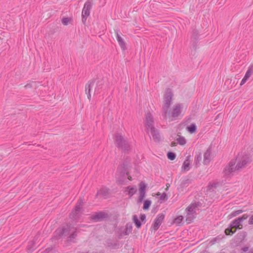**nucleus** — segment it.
<instances>
[{
  "instance_id": "1",
  "label": "nucleus",
  "mask_w": 253,
  "mask_h": 253,
  "mask_svg": "<svg viewBox=\"0 0 253 253\" xmlns=\"http://www.w3.org/2000/svg\"><path fill=\"white\" fill-rule=\"evenodd\" d=\"M252 155L245 151H242L231 160L225 169L227 174L235 172L245 168L252 161Z\"/></svg>"
},
{
  "instance_id": "2",
  "label": "nucleus",
  "mask_w": 253,
  "mask_h": 253,
  "mask_svg": "<svg viewBox=\"0 0 253 253\" xmlns=\"http://www.w3.org/2000/svg\"><path fill=\"white\" fill-rule=\"evenodd\" d=\"M172 94L170 91L166 92L163 103V110L166 119H173L177 117L182 112V108L180 105H175L170 108L172 102Z\"/></svg>"
},
{
  "instance_id": "3",
  "label": "nucleus",
  "mask_w": 253,
  "mask_h": 253,
  "mask_svg": "<svg viewBox=\"0 0 253 253\" xmlns=\"http://www.w3.org/2000/svg\"><path fill=\"white\" fill-rule=\"evenodd\" d=\"M102 86L101 83L98 80L90 81L86 84L85 90L88 100H90L91 99V92L93 91L94 94L98 93L102 88Z\"/></svg>"
},
{
  "instance_id": "4",
  "label": "nucleus",
  "mask_w": 253,
  "mask_h": 253,
  "mask_svg": "<svg viewBox=\"0 0 253 253\" xmlns=\"http://www.w3.org/2000/svg\"><path fill=\"white\" fill-rule=\"evenodd\" d=\"M247 218L248 215L247 214H244L241 217L235 220L231 224L230 228H228L225 229V234L226 235H231L235 232L237 229H242L243 225L241 222L243 220L246 219Z\"/></svg>"
},
{
  "instance_id": "5",
  "label": "nucleus",
  "mask_w": 253,
  "mask_h": 253,
  "mask_svg": "<svg viewBox=\"0 0 253 253\" xmlns=\"http://www.w3.org/2000/svg\"><path fill=\"white\" fill-rule=\"evenodd\" d=\"M91 5V2L89 0L87 1L84 4L82 13V21L84 23H85L87 18L90 14Z\"/></svg>"
},
{
  "instance_id": "6",
  "label": "nucleus",
  "mask_w": 253,
  "mask_h": 253,
  "mask_svg": "<svg viewBox=\"0 0 253 253\" xmlns=\"http://www.w3.org/2000/svg\"><path fill=\"white\" fill-rule=\"evenodd\" d=\"M164 218L165 216L164 214H161L158 215L154 221V222L151 227V229L154 231L157 230L163 222Z\"/></svg>"
},
{
  "instance_id": "7",
  "label": "nucleus",
  "mask_w": 253,
  "mask_h": 253,
  "mask_svg": "<svg viewBox=\"0 0 253 253\" xmlns=\"http://www.w3.org/2000/svg\"><path fill=\"white\" fill-rule=\"evenodd\" d=\"M153 118L151 115H148L146 116L145 119V126L148 131H150L151 133L154 131L153 127Z\"/></svg>"
},
{
  "instance_id": "8",
  "label": "nucleus",
  "mask_w": 253,
  "mask_h": 253,
  "mask_svg": "<svg viewBox=\"0 0 253 253\" xmlns=\"http://www.w3.org/2000/svg\"><path fill=\"white\" fill-rule=\"evenodd\" d=\"M192 162V158L191 156H188L186 160L184 161L181 169L182 171H187L190 169V166Z\"/></svg>"
},
{
  "instance_id": "9",
  "label": "nucleus",
  "mask_w": 253,
  "mask_h": 253,
  "mask_svg": "<svg viewBox=\"0 0 253 253\" xmlns=\"http://www.w3.org/2000/svg\"><path fill=\"white\" fill-rule=\"evenodd\" d=\"M137 191V190L136 187L133 186H128L125 188L124 192L126 195L129 197H131L135 194H136Z\"/></svg>"
},
{
  "instance_id": "10",
  "label": "nucleus",
  "mask_w": 253,
  "mask_h": 253,
  "mask_svg": "<svg viewBox=\"0 0 253 253\" xmlns=\"http://www.w3.org/2000/svg\"><path fill=\"white\" fill-rule=\"evenodd\" d=\"M116 37L121 48L125 49L126 48V43L122 37L118 33H116Z\"/></svg>"
},
{
  "instance_id": "11",
  "label": "nucleus",
  "mask_w": 253,
  "mask_h": 253,
  "mask_svg": "<svg viewBox=\"0 0 253 253\" xmlns=\"http://www.w3.org/2000/svg\"><path fill=\"white\" fill-rule=\"evenodd\" d=\"M211 158V149H207L204 155V162L205 164L208 163Z\"/></svg>"
},
{
  "instance_id": "12",
  "label": "nucleus",
  "mask_w": 253,
  "mask_h": 253,
  "mask_svg": "<svg viewBox=\"0 0 253 253\" xmlns=\"http://www.w3.org/2000/svg\"><path fill=\"white\" fill-rule=\"evenodd\" d=\"M73 21L72 17H63L61 19V23L63 25L67 26L72 23Z\"/></svg>"
},
{
  "instance_id": "13",
  "label": "nucleus",
  "mask_w": 253,
  "mask_h": 253,
  "mask_svg": "<svg viewBox=\"0 0 253 253\" xmlns=\"http://www.w3.org/2000/svg\"><path fill=\"white\" fill-rule=\"evenodd\" d=\"M183 220V217L181 215H178L174 217L171 222L172 224L176 225H180Z\"/></svg>"
},
{
  "instance_id": "14",
  "label": "nucleus",
  "mask_w": 253,
  "mask_h": 253,
  "mask_svg": "<svg viewBox=\"0 0 253 253\" xmlns=\"http://www.w3.org/2000/svg\"><path fill=\"white\" fill-rule=\"evenodd\" d=\"M139 192H146L147 184L144 181H141L138 184Z\"/></svg>"
},
{
  "instance_id": "15",
  "label": "nucleus",
  "mask_w": 253,
  "mask_h": 253,
  "mask_svg": "<svg viewBox=\"0 0 253 253\" xmlns=\"http://www.w3.org/2000/svg\"><path fill=\"white\" fill-rule=\"evenodd\" d=\"M152 204L151 201L146 200L143 202V209L144 210H148Z\"/></svg>"
},
{
  "instance_id": "16",
  "label": "nucleus",
  "mask_w": 253,
  "mask_h": 253,
  "mask_svg": "<svg viewBox=\"0 0 253 253\" xmlns=\"http://www.w3.org/2000/svg\"><path fill=\"white\" fill-rule=\"evenodd\" d=\"M253 73V67H250L247 71L246 72L245 75L244 77H245L248 80L249 79V78L252 76V75Z\"/></svg>"
},
{
  "instance_id": "17",
  "label": "nucleus",
  "mask_w": 253,
  "mask_h": 253,
  "mask_svg": "<svg viewBox=\"0 0 253 253\" xmlns=\"http://www.w3.org/2000/svg\"><path fill=\"white\" fill-rule=\"evenodd\" d=\"M187 130L190 133H193L195 132L196 130V126L194 124H192L187 127Z\"/></svg>"
},
{
  "instance_id": "18",
  "label": "nucleus",
  "mask_w": 253,
  "mask_h": 253,
  "mask_svg": "<svg viewBox=\"0 0 253 253\" xmlns=\"http://www.w3.org/2000/svg\"><path fill=\"white\" fill-rule=\"evenodd\" d=\"M176 140L177 142L181 145H184L186 143V141L185 138L180 136H179L177 138Z\"/></svg>"
},
{
  "instance_id": "19",
  "label": "nucleus",
  "mask_w": 253,
  "mask_h": 253,
  "mask_svg": "<svg viewBox=\"0 0 253 253\" xmlns=\"http://www.w3.org/2000/svg\"><path fill=\"white\" fill-rule=\"evenodd\" d=\"M156 195L158 196H160L159 199H160V200L165 201V200H167V195L165 193H163L161 194L160 192H158L156 194Z\"/></svg>"
},
{
  "instance_id": "20",
  "label": "nucleus",
  "mask_w": 253,
  "mask_h": 253,
  "mask_svg": "<svg viewBox=\"0 0 253 253\" xmlns=\"http://www.w3.org/2000/svg\"><path fill=\"white\" fill-rule=\"evenodd\" d=\"M243 211H244V210H241V209L235 210L233 211H232V212L231 213V217L236 216L240 214V213H242Z\"/></svg>"
},
{
  "instance_id": "21",
  "label": "nucleus",
  "mask_w": 253,
  "mask_h": 253,
  "mask_svg": "<svg viewBox=\"0 0 253 253\" xmlns=\"http://www.w3.org/2000/svg\"><path fill=\"white\" fill-rule=\"evenodd\" d=\"M195 207L194 205H190L186 209V211L188 212V214H190L192 213L195 210Z\"/></svg>"
},
{
  "instance_id": "22",
  "label": "nucleus",
  "mask_w": 253,
  "mask_h": 253,
  "mask_svg": "<svg viewBox=\"0 0 253 253\" xmlns=\"http://www.w3.org/2000/svg\"><path fill=\"white\" fill-rule=\"evenodd\" d=\"M133 219L137 227H140L141 224L136 215L133 216Z\"/></svg>"
},
{
  "instance_id": "23",
  "label": "nucleus",
  "mask_w": 253,
  "mask_h": 253,
  "mask_svg": "<svg viewBox=\"0 0 253 253\" xmlns=\"http://www.w3.org/2000/svg\"><path fill=\"white\" fill-rule=\"evenodd\" d=\"M145 197V192H139V196L138 198V202L141 203Z\"/></svg>"
},
{
  "instance_id": "24",
  "label": "nucleus",
  "mask_w": 253,
  "mask_h": 253,
  "mask_svg": "<svg viewBox=\"0 0 253 253\" xmlns=\"http://www.w3.org/2000/svg\"><path fill=\"white\" fill-rule=\"evenodd\" d=\"M168 158L170 160H174L176 157L175 153L173 152H169L167 154Z\"/></svg>"
},
{
  "instance_id": "25",
  "label": "nucleus",
  "mask_w": 253,
  "mask_h": 253,
  "mask_svg": "<svg viewBox=\"0 0 253 253\" xmlns=\"http://www.w3.org/2000/svg\"><path fill=\"white\" fill-rule=\"evenodd\" d=\"M195 161L196 162H199L201 160V159H202V157L200 155H197L196 157H195Z\"/></svg>"
},
{
  "instance_id": "26",
  "label": "nucleus",
  "mask_w": 253,
  "mask_h": 253,
  "mask_svg": "<svg viewBox=\"0 0 253 253\" xmlns=\"http://www.w3.org/2000/svg\"><path fill=\"white\" fill-rule=\"evenodd\" d=\"M247 80H248V79L244 77V78H243V79L242 80V81L240 83V85L241 86L243 85L247 82Z\"/></svg>"
},
{
  "instance_id": "27",
  "label": "nucleus",
  "mask_w": 253,
  "mask_h": 253,
  "mask_svg": "<svg viewBox=\"0 0 253 253\" xmlns=\"http://www.w3.org/2000/svg\"><path fill=\"white\" fill-rule=\"evenodd\" d=\"M140 218L141 219V220L143 222L145 221V218H146V216L144 214H140Z\"/></svg>"
},
{
  "instance_id": "28",
  "label": "nucleus",
  "mask_w": 253,
  "mask_h": 253,
  "mask_svg": "<svg viewBox=\"0 0 253 253\" xmlns=\"http://www.w3.org/2000/svg\"><path fill=\"white\" fill-rule=\"evenodd\" d=\"M61 230H62V231H63V232H62V233H61V234H62V235H63V234H66V232H65V229H58V230L57 231V232H60L61 231Z\"/></svg>"
},
{
  "instance_id": "29",
  "label": "nucleus",
  "mask_w": 253,
  "mask_h": 253,
  "mask_svg": "<svg viewBox=\"0 0 253 253\" xmlns=\"http://www.w3.org/2000/svg\"><path fill=\"white\" fill-rule=\"evenodd\" d=\"M249 223L250 224H253V216H252L249 220Z\"/></svg>"
},
{
  "instance_id": "30",
  "label": "nucleus",
  "mask_w": 253,
  "mask_h": 253,
  "mask_svg": "<svg viewBox=\"0 0 253 253\" xmlns=\"http://www.w3.org/2000/svg\"><path fill=\"white\" fill-rule=\"evenodd\" d=\"M128 179L129 180H132V178L130 176H128Z\"/></svg>"
},
{
  "instance_id": "31",
  "label": "nucleus",
  "mask_w": 253,
  "mask_h": 253,
  "mask_svg": "<svg viewBox=\"0 0 253 253\" xmlns=\"http://www.w3.org/2000/svg\"><path fill=\"white\" fill-rule=\"evenodd\" d=\"M169 184H167V188H166V190H168L169 187Z\"/></svg>"
}]
</instances>
